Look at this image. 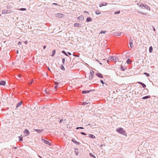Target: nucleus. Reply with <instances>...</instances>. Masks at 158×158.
Here are the masks:
<instances>
[{"label": "nucleus", "mask_w": 158, "mask_h": 158, "mask_svg": "<svg viewBox=\"0 0 158 158\" xmlns=\"http://www.w3.org/2000/svg\"><path fill=\"white\" fill-rule=\"evenodd\" d=\"M117 132L119 134H122L125 136H127V134L126 132V131L123 129L122 127H119L116 129Z\"/></svg>", "instance_id": "obj_1"}, {"label": "nucleus", "mask_w": 158, "mask_h": 158, "mask_svg": "<svg viewBox=\"0 0 158 158\" xmlns=\"http://www.w3.org/2000/svg\"><path fill=\"white\" fill-rule=\"evenodd\" d=\"M140 7L142 9H146L148 10H150V7L145 3H142L141 5V6Z\"/></svg>", "instance_id": "obj_2"}, {"label": "nucleus", "mask_w": 158, "mask_h": 158, "mask_svg": "<svg viewBox=\"0 0 158 158\" xmlns=\"http://www.w3.org/2000/svg\"><path fill=\"white\" fill-rule=\"evenodd\" d=\"M90 75L89 77V80H91L93 77L94 72L93 71L91 70L90 71Z\"/></svg>", "instance_id": "obj_3"}, {"label": "nucleus", "mask_w": 158, "mask_h": 158, "mask_svg": "<svg viewBox=\"0 0 158 158\" xmlns=\"http://www.w3.org/2000/svg\"><path fill=\"white\" fill-rule=\"evenodd\" d=\"M42 141L44 143H45L47 144H48L50 146H51L52 145V144L50 142L47 140L44 139H42Z\"/></svg>", "instance_id": "obj_4"}, {"label": "nucleus", "mask_w": 158, "mask_h": 158, "mask_svg": "<svg viewBox=\"0 0 158 158\" xmlns=\"http://www.w3.org/2000/svg\"><path fill=\"white\" fill-rule=\"evenodd\" d=\"M94 90H95V89H91V90H83L82 91V93L83 94H87V93H89L90 92L92 91H94Z\"/></svg>", "instance_id": "obj_5"}, {"label": "nucleus", "mask_w": 158, "mask_h": 158, "mask_svg": "<svg viewBox=\"0 0 158 158\" xmlns=\"http://www.w3.org/2000/svg\"><path fill=\"white\" fill-rule=\"evenodd\" d=\"M133 43V40L131 39V37L130 39V40H129V45H130V47L131 48H133L134 47Z\"/></svg>", "instance_id": "obj_6"}, {"label": "nucleus", "mask_w": 158, "mask_h": 158, "mask_svg": "<svg viewBox=\"0 0 158 158\" xmlns=\"http://www.w3.org/2000/svg\"><path fill=\"white\" fill-rule=\"evenodd\" d=\"M23 132L25 134H26L25 135V136H27L28 135L30 134L29 131L27 129H25L24 131Z\"/></svg>", "instance_id": "obj_7"}, {"label": "nucleus", "mask_w": 158, "mask_h": 158, "mask_svg": "<svg viewBox=\"0 0 158 158\" xmlns=\"http://www.w3.org/2000/svg\"><path fill=\"white\" fill-rule=\"evenodd\" d=\"M96 75L98 77L103 78V76H102V75L100 73H96Z\"/></svg>", "instance_id": "obj_8"}, {"label": "nucleus", "mask_w": 158, "mask_h": 158, "mask_svg": "<svg viewBox=\"0 0 158 158\" xmlns=\"http://www.w3.org/2000/svg\"><path fill=\"white\" fill-rule=\"evenodd\" d=\"M137 83L141 85L143 88H145L146 87V85L143 83H142L140 81H138L137 82Z\"/></svg>", "instance_id": "obj_9"}, {"label": "nucleus", "mask_w": 158, "mask_h": 158, "mask_svg": "<svg viewBox=\"0 0 158 158\" xmlns=\"http://www.w3.org/2000/svg\"><path fill=\"white\" fill-rule=\"evenodd\" d=\"M107 3L106 2H102L99 5L100 7H102V6H106L107 5Z\"/></svg>", "instance_id": "obj_10"}, {"label": "nucleus", "mask_w": 158, "mask_h": 158, "mask_svg": "<svg viewBox=\"0 0 158 158\" xmlns=\"http://www.w3.org/2000/svg\"><path fill=\"white\" fill-rule=\"evenodd\" d=\"M74 26L75 27H81V25L80 23H75L74 24Z\"/></svg>", "instance_id": "obj_11"}, {"label": "nucleus", "mask_w": 158, "mask_h": 158, "mask_svg": "<svg viewBox=\"0 0 158 158\" xmlns=\"http://www.w3.org/2000/svg\"><path fill=\"white\" fill-rule=\"evenodd\" d=\"M6 84V82L4 81H0V85H5Z\"/></svg>", "instance_id": "obj_12"}, {"label": "nucleus", "mask_w": 158, "mask_h": 158, "mask_svg": "<svg viewBox=\"0 0 158 158\" xmlns=\"http://www.w3.org/2000/svg\"><path fill=\"white\" fill-rule=\"evenodd\" d=\"M34 130L35 131H36L38 133H40L41 132H42L43 131V129H34Z\"/></svg>", "instance_id": "obj_13"}, {"label": "nucleus", "mask_w": 158, "mask_h": 158, "mask_svg": "<svg viewBox=\"0 0 158 158\" xmlns=\"http://www.w3.org/2000/svg\"><path fill=\"white\" fill-rule=\"evenodd\" d=\"M151 98V96L150 95H147L144 97H143L142 98V99H146L148 98Z\"/></svg>", "instance_id": "obj_14"}, {"label": "nucleus", "mask_w": 158, "mask_h": 158, "mask_svg": "<svg viewBox=\"0 0 158 158\" xmlns=\"http://www.w3.org/2000/svg\"><path fill=\"white\" fill-rule=\"evenodd\" d=\"M84 19V16L82 15H81L78 17L77 18L78 19L81 20V21L83 20Z\"/></svg>", "instance_id": "obj_15"}, {"label": "nucleus", "mask_w": 158, "mask_h": 158, "mask_svg": "<svg viewBox=\"0 0 158 158\" xmlns=\"http://www.w3.org/2000/svg\"><path fill=\"white\" fill-rule=\"evenodd\" d=\"M59 84V83L56 81L55 82V86H54V89H55L56 90L57 89V86H58V85Z\"/></svg>", "instance_id": "obj_16"}, {"label": "nucleus", "mask_w": 158, "mask_h": 158, "mask_svg": "<svg viewBox=\"0 0 158 158\" xmlns=\"http://www.w3.org/2000/svg\"><path fill=\"white\" fill-rule=\"evenodd\" d=\"M22 103V101H20L19 103H18L16 106V108H18L19 107Z\"/></svg>", "instance_id": "obj_17"}, {"label": "nucleus", "mask_w": 158, "mask_h": 158, "mask_svg": "<svg viewBox=\"0 0 158 158\" xmlns=\"http://www.w3.org/2000/svg\"><path fill=\"white\" fill-rule=\"evenodd\" d=\"M120 69L122 71H124L126 69V67H124L122 65L120 66Z\"/></svg>", "instance_id": "obj_18"}, {"label": "nucleus", "mask_w": 158, "mask_h": 158, "mask_svg": "<svg viewBox=\"0 0 158 158\" xmlns=\"http://www.w3.org/2000/svg\"><path fill=\"white\" fill-rule=\"evenodd\" d=\"M86 21L87 22H89L92 21V19L91 17H88L86 18Z\"/></svg>", "instance_id": "obj_19"}, {"label": "nucleus", "mask_w": 158, "mask_h": 158, "mask_svg": "<svg viewBox=\"0 0 158 158\" xmlns=\"http://www.w3.org/2000/svg\"><path fill=\"white\" fill-rule=\"evenodd\" d=\"M89 137H90L91 138H92V139H95L96 138L95 136L94 135H92V134H89Z\"/></svg>", "instance_id": "obj_20"}, {"label": "nucleus", "mask_w": 158, "mask_h": 158, "mask_svg": "<svg viewBox=\"0 0 158 158\" xmlns=\"http://www.w3.org/2000/svg\"><path fill=\"white\" fill-rule=\"evenodd\" d=\"M74 149L75 150L74 152H75V154H76V155H77V156L78 155L79 152H78V148H74Z\"/></svg>", "instance_id": "obj_21"}, {"label": "nucleus", "mask_w": 158, "mask_h": 158, "mask_svg": "<svg viewBox=\"0 0 158 158\" xmlns=\"http://www.w3.org/2000/svg\"><path fill=\"white\" fill-rule=\"evenodd\" d=\"M122 33L121 32H118V33H115L114 34V35L116 36H120Z\"/></svg>", "instance_id": "obj_22"}, {"label": "nucleus", "mask_w": 158, "mask_h": 158, "mask_svg": "<svg viewBox=\"0 0 158 158\" xmlns=\"http://www.w3.org/2000/svg\"><path fill=\"white\" fill-rule=\"evenodd\" d=\"M63 15L60 13L57 14L56 15V17H58L59 18H61L62 17Z\"/></svg>", "instance_id": "obj_23"}, {"label": "nucleus", "mask_w": 158, "mask_h": 158, "mask_svg": "<svg viewBox=\"0 0 158 158\" xmlns=\"http://www.w3.org/2000/svg\"><path fill=\"white\" fill-rule=\"evenodd\" d=\"M60 68L61 70L64 71L65 70V69L63 66V64H62L60 65Z\"/></svg>", "instance_id": "obj_24"}, {"label": "nucleus", "mask_w": 158, "mask_h": 158, "mask_svg": "<svg viewBox=\"0 0 158 158\" xmlns=\"http://www.w3.org/2000/svg\"><path fill=\"white\" fill-rule=\"evenodd\" d=\"M108 59L111 61H113V60H114V56H110L108 58Z\"/></svg>", "instance_id": "obj_25"}, {"label": "nucleus", "mask_w": 158, "mask_h": 158, "mask_svg": "<svg viewBox=\"0 0 158 158\" xmlns=\"http://www.w3.org/2000/svg\"><path fill=\"white\" fill-rule=\"evenodd\" d=\"M131 61L129 59H128L127 60H126V63L129 64L131 63Z\"/></svg>", "instance_id": "obj_26"}, {"label": "nucleus", "mask_w": 158, "mask_h": 158, "mask_svg": "<svg viewBox=\"0 0 158 158\" xmlns=\"http://www.w3.org/2000/svg\"><path fill=\"white\" fill-rule=\"evenodd\" d=\"M153 50L152 47L151 46H150L149 48V51L150 53H151Z\"/></svg>", "instance_id": "obj_27"}, {"label": "nucleus", "mask_w": 158, "mask_h": 158, "mask_svg": "<svg viewBox=\"0 0 158 158\" xmlns=\"http://www.w3.org/2000/svg\"><path fill=\"white\" fill-rule=\"evenodd\" d=\"M61 52L64 54L65 56H69L67 54V53L64 50H62Z\"/></svg>", "instance_id": "obj_28"}, {"label": "nucleus", "mask_w": 158, "mask_h": 158, "mask_svg": "<svg viewBox=\"0 0 158 158\" xmlns=\"http://www.w3.org/2000/svg\"><path fill=\"white\" fill-rule=\"evenodd\" d=\"M56 51L55 50H53L52 51V54L51 55V56L52 57H53L55 54H56Z\"/></svg>", "instance_id": "obj_29"}, {"label": "nucleus", "mask_w": 158, "mask_h": 158, "mask_svg": "<svg viewBox=\"0 0 158 158\" xmlns=\"http://www.w3.org/2000/svg\"><path fill=\"white\" fill-rule=\"evenodd\" d=\"M138 12L140 14H142L143 15H146L147 14V13H143L142 11H139V10H138Z\"/></svg>", "instance_id": "obj_30"}, {"label": "nucleus", "mask_w": 158, "mask_h": 158, "mask_svg": "<svg viewBox=\"0 0 158 158\" xmlns=\"http://www.w3.org/2000/svg\"><path fill=\"white\" fill-rule=\"evenodd\" d=\"M89 155H90V156H91L94 158H96L95 156L93 154H92L91 153H89Z\"/></svg>", "instance_id": "obj_31"}, {"label": "nucleus", "mask_w": 158, "mask_h": 158, "mask_svg": "<svg viewBox=\"0 0 158 158\" xmlns=\"http://www.w3.org/2000/svg\"><path fill=\"white\" fill-rule=\"evenodd\" d=\"M18 138H19V142H21L23 141V138L21 136H18Z\"/></svg>", "instance_id": "obj_32"}, {"label": "nucleus", "mask_w": 158, "mask_h": 158, "mask_svg": "<svg viewBox=\"0 0 158 158\" xmlns=\"http://www.w3.org/2000/svg\"><path fill=\"white\" fill-rule=\"evenodd\" d=\"M95 13L96 15H98L101 14V13L100 11L98 10H97L96 11Z\"/></svg>", "instance_id": "obj_33"}, {"label": "nucleus", "mask_w": 158, "mask_h": 158, "mask_svg": "<svg viewBox=\"0 0 158 158\" xmlns=\"http://www.w3.org/2000/svg\"><path fill=\"white\" fill-rule=\"evenodd\" d=\"M11 12V10H5V13H6V14L9 13H10Z\"/></svg>", "instance_id": "obj_34"}, {"label": "nucleus", "mask_w": 158, "mask_h": 158, "mask_svg": "<svg viewBox=\"0 0 158 158\" xmlns=\"http://www.w3.org/2000/svg\"><path fill=\"white\" fill-rule=\"evenodd\" d=\"M71 141L74 143H76L77 141H76L74 138H72Z\"/></svg>", "instance_id": "obj_35"}, {"label": "nucleus", "mask_w": 158, "mask_h": 158, "mask_svg": "<svg viewBox=\"0 0 158 158\" xmlns=\"http://www.w3.org/2000/svg\"><path fill=\"white\" fill-rule=\"evenodd\" d=\"M120 10H118L117 11L115 12H114V14L115 15L118 14H119L120 13Z\"/></svg>", "instance_id": "obj_36"}, {"label": "nucleus", "mask_w": 158, "mask_h": 158, "mask_svg": "<svg viewBox=\"0 0 158 158\" xmlns=\"http://www.w3.org/2000/svg\"><path fill=\"white\" fill-rule=\"evenodd\" d=\"M65 62V58H62V63L63 64H64Z\"/></svg>", "instance_id": "obj_37"}, {"label": "nucleus", "mask_w": 158, "mask_h": 158, "mask_svg": "<svg viewBox=\"0 0 158 158\" xmlns=\"http://www.w3.org/2000/svg\"><path fill=\"white\" fill-rule=\"evenodd\" d=\"M144 74L145 75H146L147 77H149L150 76V74L147 73H146V72L144 73Z\"/></svg>", "instance_id": "obj_38"}, {"label": "nucleus", "mask_w": 158, "mask_h": 158, "mask_svg": "<svg viewBox=\"0 0 158 158\" xmlns=\"http://www.w3.org/2000/svg\"><path fill=\"white\" fill-rule=\"evenodd\" d=\"M106 31H103V30H102L100 32V33L101 34H105L106 32Z\"/></svg>", "instance_id": "obj_39"}, {"label": "nucleus", "mask_w": 158, "mask_h": 158, "mask_svg": "<svg viewBox=\"0 0 158 158\" xmlns=\"http://www.w3.org/2000/svg\"><path fill=\"white\" fill-rule=\"evenodd\" d=\"M19 10L21 11H26L27 10V9L26 8H20Z\"/></svg>", "instance_id": "obj_40"}, {"label": "nucleus", "mask_w": 158, "mask_h": 158, "mask_svg": "<svg viewBox=\"0 0 158 158\" xmlns=\"http://www.w3.org/2000/svg\"><path fill=\"white\" fill-rule=\"evenodd\" d=\"M100 82L101 83H102L103 85L104 84H105V85H107V84H106V83H105H105H104V82L102 80H100Z\"/></svg>", "instance_id": "obj_41"}, {"label": "nucleus", "mask_w": 158, "mask_h": 158, "mask_svg": "<svg viewBox=\"0 0 158 158\" xmlns=\"http://www.w3.org/2000/svg\"><path fill=\"white\" fill-rule=\"evenodd\" d=\"M79 129H84V128L82 127H77L76 128V129L78 130Z\"/></svg>", "instance_id": "obj_42"}, {"label": "nucleus", "mask_w": 158, "mask_h": 158, "mask_svg": "<svg viewBox=\"0 0 158 158\" xmlns=\"http://www.w3.org/2000/svg\"><path fill=\"white\" fill-rule=\"evenodd\" d=\"M88 103L86 102H83L82 103V104L83 105H85L87 104Z\"/></svg>", "instance_id": "obj_43"}, {"label": "nucleus", "mask_w": 158, "mask_h": 158, "mask_svg": "<svg viewBox=\"0 0 158 158\" xmlns=\"http://www.w3.org/2000/svg\"><path fill=\"white\" fill-rule=\"evenodd\" d=\"M114 60L115 61H118V59L116 56H114Z\"/></svg>", "instance_id": "obj_44"}, {"label": "nucleus", "mask_w": 158, "mask_h": 158, "mask_svg": "<svg viewBox=\"0 0 158 158\" xmlns=\"http://www.w3.org/2000/svg\"><path fill=\"white\" fill-rule=\"evenodd\" d=\"M81 135H86V134L84 132H81Z\"/></svg>", "instance_id": "obj_45"}, {"label": "nucleus", "mask_w": 158, "mask_h": 158, "mask_svg": "<svg viewBox=\"0 0 158 158\" xmlns=\"http://www.w3.org/2000/svg\"><path fill=\"white\" fill-rule=\"evenodd\" d=\"M142 3H141V2H139L138 3H137V5L139 6L140 7H141V4H142Z\"/></svg>", "instance_id": "obj_46"}, {"label": "nucleus", "mask_w": 158, "mask_h": 158, "mask_svg": "<svg viewBox=\"0 0 158 158\" xmlns=\"http://www.w3.org/2000/svg\"><path fill=\"white\" fill-rule=\"evenodd\" d=\"M5 10H3L2 11V14H6V13H5Z\"/></svg>", "instance_id": "obj_47"}, {"label": "nucleus", "mask_w": 158, "mask_h": 158, "mask_svg": "<svg viewBox=\"0 0 158 158\" xmlns=\"http://www.w3.org/2000/svg\"><path fill=\"white\" fill-rule=\"evenodd\" d=\"M22 44V42L21 41H19L18 43V45H21Z\"/></svg>", "instance_id": "obj_48"}, {"label": "nucleus", "mask_w": 158, "mask_h": 158, "mask_svg": "<svg viewBox=\"0 0 158 158\" xmlns=\"http://www.w3.org/2000/svg\"><path fill=\"white\" fill-rule=\"evenodd\" d=\"M93 123V124H92V125H91V124H90V123H89V124H88V125L90 126H93L94 125L93 124H94L95 123Z\"/></svg>", "instance_id": "obj_49"}, {"label": "nucleus", "mask_w": 158, "mask_h": 158, "mask_svg": "<svg viewBox=\"0 0 158 158\" xmlns=\"http://www.w3.org/2000/svg\"><path fill=\"white\" fill-rule=\"evenodd\" d=\"M64 120L63 119H61L60 120L59 122L60 123H61Z\"/></svg>", "instance_id": "obj_50"}, {"label": "nucleus", "mask_w": 158, "mask_h": 158, "mask_svg": "<svg viewBox=\"0 0 158 158\" xmlns=\"http://www.w3.org/2000/svg\"><path fill=\"white\" fill-rule=\"evenodd\" d=\"M77 145H80V142H77L76 143Z\"/></svg>", "instance_id": "obj_51"}, {"label": "nucleus", "mask_w": 158, "mask_h": 158, "mask_svg": "<svg viewBox=\"0 0 158 158\" xmlns=\"http://www.w3.org/2000/svg\"><path fill=\"white\" fill-rule=\"evenodd\" d=\"M53 4L54 5H56V6H59V5L57 3H53Z\"/></svg>", "instance_id": "obj_52"}, {"label": "nucleus", "mask_w": 158, "mask_h": 158, "mask_svg": "<svg viewBox=\"0 0 158 158\" xmlns=\"http://www.w3.org/2000/svg\"><path fill=\"white\" fill-rule=\"evenodd\" d=\"M67 54H68L69 55H72L71 53L70 52H68L67 53Z\"/></svg>", "instance_id": "obj_53"}, {"label": "nucleus", "mask_w": 158, "mask_h": 158, "mask_svg": "<svg viewBox=\"0 0 158 158\" xmlns=\"http://www.w3.org/2000/svg\"><path fill=\"white\" fill-rule=\"evenodd\" d=\"M46 45L44 46L43 47V49H45L46 48Z\"/></svg>", "instance_id": "obj_54"}, {"label": "nucleus", "mask_w": 158, "mask_h": 158, "mask_svg": "<svg viewBox=\"0 0 158 158\" xmlns=\"http://www.w3.org/2000/svg\"><path fill=\"white\" fill-rule=\"evenodd\" d=\"M152 28L153 31H156L155 28L153 26H152Z\"/></svg>", "instance_id": "obj_55"}, {"label": "nucleus", "mask_w": 158, "mask_h": 158, "mask_svg": "<svg viewBox=\"0 0 158 158\" xmlns=\"http://www.w3.org/2000/svg\"><path fill=\"white\" fill-rule=\"evenodd\" d=\"M19 52V51L18 50H17L16 51V53L17 54H18Z\"/></svg>", "instance_id": "obj_56"}, {"label": "nucleus", "mask_w": 158, "mask_h": 158, "mask_svg": "<svg viewBox=\"0 0 158 158\" xmlns=\"http://www.w3.org/2000/svg\"><path fill=\"white\" fill-rule=\"evenodd\" d=\"M28 43V42L27 41H25L24 42V43L25 44H27V43Z\"/></svg>", "instance_id": "obj_57"}, {"label": "nucleus", "mask_w": 158, "mask_h": 158, "mask_svg": "<svg viewBox=\"0 0 158 158\" xmlns=\"http://www.w3.org/2000/svg\"><path fill=\"white\" fill-rule=\"evenodd\" d=\"M47 69H48L49 71H51V70H50V69H49V67H48L47 68Z\"/></svg>", "instance_id": "obj_58"}, {"label": "nucleus", "mask_w": 158, "mask_h": 158, "mask_svg": "<svg viewBox=\"0 0 158 158\" xmlns=\"http://www.w3.org/2000/svg\"><path fill=\"white\" fill-rule=\"evenodd\" d=\"M17 147H15L13 148H14V149H17Z\"/></svg>", "instance_id": "obj_59"}, {"label": "nucleus", "mask_w": 158, "mask_h": 158, "mask_svg": "<svg viewBox=\"0 0 158 158\" xmlns=\"http://www.w3.org/2000/svg\"><path fill=\"white\" fill-rule=\"evenodd\" d=\"M22 77V75L20 74L19 75V77Z\"/></svg>", "instance_id": "obj_60"}, {"label": "nucleus", "mask_w": 158, "mask_h": 158, "mask_svg": "<svg viewBox=\"0 0 158 158\" xmlns=\"http://www.w3.org/2000/svg\"><path fill=\"white\" fill-rule=\"evenodd\" d=\"M98 62L99 63V64L101 65H102V64L99 61H98Z\"/></svg>", "instance_id": "obj_61"}, {"label": "nucleus", "mask_w": 158, "mask_h": 158, "mask_svg": "<svg viewBox=\"0 0 158 158\" xmlns=\"http://www.w3.org/2000/svg\"><path fill=\"white\" fill-rule=\"evenodd\" d=\"M109 62H110V61L109 60H107V63H109Z\"/></svg>", "instance_id": "obj_62"}, {"label": "nucleus", "mask_w": 158, "mask_h": 158, "mask_svg": "<svg viewBox=\"0 0 158 158\" xmlns=\"http://www.w3.org/2000/svg\"><path fill=\"white\" fill-rule=\"evenodd\" d=\"M84 13H88V12L87 11H84Z\"/></svg>", "instance_id": "obj_63"}, {"label": "nucleus", "mask_w": 158, "mask_h": 158, "mask_svg": "<svg viewBox=\"0 0 158 158\" xmlns=\"http://www.w3.org/2000/svg\"><path fill=\"white\" fill-rule=\"evenodd\" d=\"M74 56H76V57H78V56H79L77 55H76Z\"/></svg>", "instance_id": "obj_64"}]
</instances>
